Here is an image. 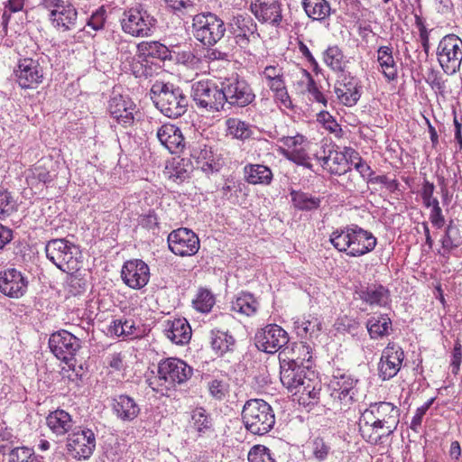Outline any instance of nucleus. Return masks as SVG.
<instances>
[{
	"label": "nucleus",
	"instance_id": "b1692460",
	"mask_svg": "<svg viewBox=\"0 0 462 462\" xmlns=\"http://www.w3.org/2000/svg\"><path fill=\"white\" fill-rule=\"evenodd\" d=\"M28 278L15 268L0 272V292L12 299L23 297L28 289Z\"/></svg>",
	"mask_w": 462,
	"mask_h": 462
},
{
	"label": "nucleus",
	"instance_id": "4be33fe9",
	"mask_svg": "<svg viewBox=\"0 0 462 462\" xmlns=\"http://www.w3.org/2000/svg\"><path fill=\"white\" fill-rule=\"evenodd\" d=\"M250 11L260 23L281 27L283 16L282 5L279 0H254Z\"/></svg>",
	"mask_w": 462,
	"mask_h": 462
},
{
	"label": "nucleus",
	"instance_id": "774afa93",
	"mask_svg": "<svg viewBox=\"0 0 462 462\" xmlns=\"http://www.w3.org/2000/svg\"><path fill=\"white\" fill-rule=\"evenodd\" d=\"M32 175L34 179L44 184H50L54 180V175L41 165L34 167Z\"/></svg>",
	"mask_w": 462,
	"mask_h": 462
},
{
	"label": "nucleus",
	"instance_id": "8fccbe9b",
	"mask_svg": "<svg viewBox=\"0 0 462 462\" xmlns=\"http://www.w3.org/2000/svg\"><path fill=\"white\" fill-rule=\"evenodd\" d=\"M281 153L284 158L294 162L295 164L303 166L309 170H312L313 165L310 163V157L303 148L292 150H286L282 148Z\"/></svg>",
	"mask_w": 462,
	"mask_h": 462
},
{
	"label": "nucleus",
	"instance_id": "37998d69",
	"mask_svg": "<svg viewBox=\"0 0 462 462\" xmlns=\"http://www.w3.org/2000/svg\"><path fill=\"white\" fill-rule=\"evenodd\" d=\"M301 5L309 18L313 21H324L331 12L328 0H301Z\"/></svg>",
	"mask_w": 462,
	"mask_h": 462
},
{
	"label": "nucleus",
	"instance_id": "f704fd0d",
	"mask_svg": "<svg viewBox=\"0 0 462 462\" xmlns=\"http://www.w3.org/2000/svg\"><path fill=\"white\" fill-rule=\"evenodd\" d=\"M392 319L387 314H382L372 316L367 319L365 322V328L371 339L376 340L383 338L390 335L392 330Z\"/></svg>",
	"mask_w": 462,
	"mask_h": 462
},
{
	"label": "nucleus",
	"instance_id": "0eeeda50",
	"mask_svg": "<svg viewBox=\"0 0 462 462\" xmlns=\"http://www.w3.org/2000/svg\"><path fill=\"white\" fill-rule=\"evenodd\" d=\"M122 30L133 37H149L157 24V19L142 5L124 11L120 20Z\"/></svg>",
	"mask_w": 462,
	"mask_h": 462
},
{
	"label": "nucleus",
	"instance_id": "9b49d317",
	"mask_svg": "<svg viewBox=\"0 0 462 462\" xmlns=\"http://www.w3.org/2000/svg\"><path fill=\"white\" fill-rule=\"evenodd\" d=\"M191 97L199 108L210 112H218L224 109L223 87H219L212 80H200L191 87Z\"/></svg>",
	"mask_w": 462,
	"mask_h": 462
},
{
	"label": "nucleus",
	"instance_id": "052dcab7",
	"mask_svg": "<svg viewBox=\"0 0 462 462\" xmlns=\"http://www.w3.org/2000/svg\"><path fill=\"white\" fill-rule=\"evenodd\" d=\"M294 352L297 351L299 356L297 362L302 366L304 362L310 363L312 359V346L307 342H300L294 345L292 349Z\"/></svg>",
	"mask_w": 462,
	"mask_h": 462
},
{
	"label": "nucleus",
	"instance_id": "2f4dec72",
	"mask_svg": "<svg viewBox=\"0 0 462 462\" xmlns=\"http://www.w3.org/2000/svg\"><path fill=\"white\" fill-rule=\"evenodd\" d=\"M137 57L143 60L156 59L161 61L172 60V51L159 41L142 42L137 44Z\"/></svg>",
	"mask_w": 462,
	"mask_h": 462
},
{
	"label": "nucleus",
	"instance_id": "c85d7f7f",
	"mask_svg": "<svg viewBox=\"0 0 462 462\" xmlns=\"http://www.w3.org/2000/svg\"><path fill=\"white\" fill-rule=\"evenodd\" d=\"M157 138L171 153H180L185 148V138L180 127L164 124L157 130Z\"/></svg>",
	"mask_w": 462,
	"mask_h": 462
},
{
	"label": "nucleus",
	"instance_id": "bb28decb",
	"mask_svg": "<svg viewBox=\"0 0 462 462\" xmlns=\"http://www.w3.org/2000/svg\"><path fill=\"white\" fill-rule=\"evenodd\" d=\"M305 376L304 367L299 365L295 359L286 361L280 358V379L289 392L297 394L299 387H300V381H303Z\"/></svg>",
	"mask_w": 462,
	"mask_h": 462
},
{
	"label": "nucleus",
	"instance_id": "4c0bfd02",
	"mask_svg": "<svg viewBox=\"0 0 462 462\" xmlns=\"http://www.w3.org/2000/svg\"><path fill=\"white\" fill-rule=\"evenodd\" d=\"M443 249L442 255L448 258L450 253L462 245V236L459 226L450 220L445 228L444 235L440 239Z\"/></svg>",
	"mask_w": 462,
	"mask_h": 462
},
{
	"label": "nucleus",
	"instance_id": "20e7f679",
	"mask_svg": "<svg viewBox=\"0 0 462 462\" xmlns=\"http://www.w3.org/2000/svg\"><path fill=\"white\" fill-rule=\"evenodd\" d=\"M358 382L349 374L337 372L328 384V399L323 405L334 412L348 410L357 401Z\"/></svg>",
	"mask_w": 462,
	"mask_h": 462
},
{
	"label": "nucleus",
	"instance_id": "9d476101",
	"mask_svg": "<svg viewBox=\"0 0 462 462\" xmlns=\"http://www.w3.org/2000/svg\"><path fill=\"white\" fill-rule=\"evenodd\" d=\"M39 6L49 12L54 28L67 32L76 27L78 11L70 0H40Z\"/></svg>",
	"mask_w": 462,
	"mask_h": 462
},
{
	"label": "nucleus",
	"instance_id": "4468645a",
	"mask_svg": "<svg viewBox=\"0 0 462 462\" xmlns=\"http://www.w3.org/2000/svg\"><path fill=\"white\" fill-rule=\"evenodd\" d=\"M49 347L51 353L60 360L75 370V356L81 348L79 338L65 329L53 332L49 338Z\"/></svg>",
	"mask_w": 462,
	"mask_h": 462
},
{
	"label": "nucleus",
	"instance_id": "c03bdc74",
	"mask_svg": "<svg viewBox=\"0 0 462 462\" xmlns=\"http://www.w3.org/2000/svg\"><path fill=\"white\" fill-rule=\"evenodd\" d=\"M189 423L199 437L213 431V420L203 407H197L192 410Z\"/></svg>",
	"mask_w": 462,
	"mask_h": 462
},
{
	"label": "nucleus",
	"instance_id": "ddd939ff",
	"mask_svg": "<svg viewBox=\"0 0 462 462\" xmlns=\"http://www.w3.org/2000/svg\"><path fill=\"white\" fill-rule=\"evenodd\" d=\"M437 59L448 75H453L460 69L462 62V41L455 34L444 36L437 48Z\"/></svg>",
	"mask_w": 462,
	"mask_h": 462
},
{
	"label": "nucleus",
	"instance_id": "7ed1b4c3",
	"mask_svg": "<svg viewBox=\"0 0 462 462\" xmlns=\"http://www.w3.org/2000/svg\"><path fill=\"white\" fill-rule=\"evenodd\" d=\"M150 97L155 107L169 118L183 116L189 104L188 95L180 86L161 80L152 85Z\"/></svg>",
	"mask_w": 462,
	"mask_h": 462
},
{
	"label": "nucleus",
	"instance_id": "3c124183",
	"mask_svg": "<svg viewBox=\"0 0 462 462\" xmlns=\"http://www.w3.org/2000/svg\"><path fill=\"white\" fill-rule=\"evenodd\" d=\"M191 171L192 166L189 162L181 159L173 164L170 171V178L172 179L173 181L180 183L190 177Z\"/></svg>",
	"mask_w": 462,
	"mask_h": 462
},
{
	"label": "nucleus",
	"instance_id": "5fc2aeb1",
	"mask_svg": "<svg viewBox=\"0 0 462 462\" xmlns=\"http://www.w3.org/2000/svg\"><path fill=\"white\" fill-rule=\"evenodd\" d=\"M8 462H41V460L32 448L19 447L12 450Z\"/></svg>",
	"mask_w": 462,
	"mask_h": 462
},
{
	"label": "nucleus",
	"instance_id": "09e8293b",
	"mask_svg": "<svg viewBox=\"0 0 462 462\" xmlns=\"http://www.w3.org/2000/svg\"><path fill=\"white\" fill-rule=\"evenodd\" d=\"M215 297L208 289H200L193 300V307L201 313H208L215 305Z\"/></svg>",
	"mask_w": 462,
	"mask_h": 462
},
{
	"label": "nucleus",
	"instance_id": "dca6fc26",
	"mask_svg": "<svg viewBox=\"0 0 462 462\" xmlns=\"http://www.w3.org/2000/svg\"><path fill=\"white\" fill-rule=\"evenodd\" d=\"M228 32L241 49L248 47L251 42L260 37L257 23L247 14H237L227 23Z\"/></svg>",
	"mask_w": 462,
	"mask_h": 462
},
{
	"label": "nucleus",
	"instance_id": "7c9ffc66",
	"mask_svg": "<svg viewBox=\"0 0 462 462\" xmlns=\"http://www.w3.org/2000/svg\"><path fill=\"white\" fill-rule=\"evenodd\" d=\"M378 70L387 81H394L398 78V65L393 57L392 45L380 46L377 51Z\"/></svg>",
	"mask_w": 462,
	"mask_h": 462
},
{
	"label": "nucleus",
	"instance_id": "58836bf2",
	"mask_svg": "<svg viewBox=\"0 0 462 462\" xmlns=\"http://www.w3.org/2000/svg\"><path fill=\"white\" fill-rule=\"evenodd\" d=\"M210 345L217 354L223 356L234 350L236 339L228 331L214 328L210 331Z\"/></svg>",
	"mask_w": 462,
	"mask_h": 462
},
{
	"label": "nucleus",
	"instance_id": "f8f14e48",
	"mask_svg": "<svg viewBox=\"0 0 462 462\" xmlns=\"http://www.w3.org/2000/svg\"><path fill=\"white\" fill-rule=\"evenodd\" d=\"M157 372L159 385L171 389L186 383L191 377L193 369L181 359L169 357L159 362Z\"/></svg>",
	"mask_w": 462,
	"mask_h": 462
},
{
	"label": "nucleus",
	"instance_id": "cd10ccee",
	"mask_svg": "<svg viewBox=\"0 0 462 462\" xmlns=\"http://www.w3.org/2000/svg\"><path fill=\"white\" fill-rule=\"evenodd\" d=\"M356 294L369 306L384 308L392 302L390 290L377 282L361 285L356 290Z\"/></svg>",
	"mask_w": 462,
	"mask_h": 462
},
{
	"label": "nucleus",
	"instance_id": "f257e3e1",
	"mask_svg": "<svg viewBox=\"0 0 462 462\" xmlns=\"http://www.w3.org/2000/svg\"><path fill=\"white\" fill-rule=\"evenodd\" d=\"M400 409L388 402H372L359 418L362 438L371 445H380L397 430Z\"/></svg>",
	"mask_w": 462,
	"mask_h": 462
},
{
	"label": "nucleus",
	"instance_id": "69168bd1",
	"mask_svg": "<svg viewBox=\"0 0 462 462\" xmlns=\"http://www.w3.org/2000/svg\"><path fill=\"white\" fill-rule=\"evenodd\" d=\"M368 183H380L385 186L390 192H395L399 189L400 183L396 179L390 180L387 175H378L368 179Z\"/></svg>",
	"mask_w": 462,
	"mask_h": 462
},
{
	"label": "nucleus",
	"instance_id": "ea45409f",
	"mask_svg": "<svg viewBox=\"0 0 462 462\" xmlns=\"http://www.w3.org/2000/svg\"><path fill=\"white\" fill-rule=\"evenodd\" d=\"M294 328L297 335L301 338L317 337L321 330V322L319 318L308 315L294 320Z\"/></svg>",
	"mask_w": 462,
	"mask_h": 462
},
{
	"label": "nucleus",
	"instance_id": "de8ad7c7",
	"mask_svg": "<svg viewBox=\"0 0 462 462\" xmlns=\"http://www.w3.org/2000/svg\"><path fill=\"white\" fill-rule=\"evenodd\" d=\"M313 457L319 462H324L331 453L330 443L324 438L318 436L310 442Z\"/></svg>",
	"mask_w": 462,
	"mask_h": 462
},
{
	"label": "nucleus",
	"instance_id": "39448f33",
	"mask_svg": "<svg viewBox=\"0 0 462 462\" xmlns=\"http://www.w3.org/2000/svg\"><path fill=\"white\" fill-rule=\"evenodd\" d=\"M243 424L254 435L263 436L275 425V414L272 406L263 399L245 402L241 412Z\"/></svg>",
	"mask_w": 462,
	"mask_h": 462
},
{
	"label": "nucleus",
	"instance_id": "c756f323",
	"mask_svg": "<svg viewBox=\"0 0 462 462\" xmlns=\"http://www.w3.org/2000/svg\"><path fill=\"white\" fill-rule=\"evenodd\" d=\"M112 408L116 418L125 422L135 420L141 409L135 400L127 394H119L112 399Z\"/></svg>",
	"mask_w": 462,
	"mask_h": 462
},
{
	"label": "nucleus",
	"instance_id": "aec40b11",
	"mask_svg": "<svg viewBox=\"0 0 462 462\" xmlns=\"http://www.w3.org/2000/svg\"><path fill=\"white\" fill-rule=\"evenodd\" d=\"M14 76L22 88H36L43 80V69L37 60L23 58L18 60Z\"/></svg>",
	"mask_w": 462,
	"mask_h": 462
},
{
	"label": "nucleus",
	"instance_id": "79ce46f5",
	"mask_svg": "<svg viewBox=\"0 0 462 462\" xmlns=\"http://www.w3.org/2000/svg\"><path fill=\"white\" fill-rule=\"evenodd\" d=\"M290 196L293 207L300 211H313L319 208L321 199L302 190L291 189Z\"/></svg>",
	"mask_w": 462,
	"mask_h": 462
},
{
	"label": "nucleus",
	"instance_id": "bf43d9fd",
	"mask_svg": "<svg viewBox=\"0 0 462 462\" xmlns=\"http://www.w3.org/2000/svg\"><path fill=\"white\" fill-rule=\"evenodd\" d=\"M227 384L218 379L208 382V388L210 395L217 400H223L227 393Z\"/></svg>",
	"mask_w": 462,
	"mask_h": 462
},
{
	"label": "nucleus",
	"instance_id": "a211bd4d",
	"mask_svg": "<svg viewBox=\"0 0 462 462\" xmlns=\"http://www.w3.org/2000/svg\"><path fill=\"white\" fill-rule=\"evenodd\" d=\"M289 342L288 333L277 324H268L254 335V345L258 350L274 354Z\"/></svg>",
	"mask_w": 462,
	"mask_h": 462
},
{
	"label": "nucleus",
	"instance_id": "423d86ee",
	"mask_svg": "<svg viewBox=\"0 0 462 462\" xmlns=\"http://www.w3.org/2000/svg\"><path fill=\"white\" fill-rule=\"evenodd\" d=\"M193 34L197 41L204 46L216 45L225 35V22L211 12L200 13L193 16Z\"/></svg>",
	"mask_w": 462,
	"mask_h": 462
},
{
	"label": "nucleus",
	"instance_id": "c9c22d12",
	"mask_svg": "<svg viewBox=\"0 0 462 462\" xmlns=\"http://www.w3.org/2000/svg\"><path fill=\"white\" fill-rule=\"evenodd\" d=\"M243 171L245 181L253 185H269L273 178L272 170L263 164H246Z\"/></svg>",
	"mask_w": 462,
	"mask_h": 462
},
{
	"label": "nucleus",
	"instance_id": "5701e85b",
	"mask_svg": "<svg viewBox=\"0 0 462 462\" xmlns=\"http://www.w3.org/2000/svg\"><path fill=\"white\" fill-rule=\"evenodd\" d=\"M108 112L119 125L128 127L134 122L137 107L129 97L114 94L108 101Z\"/></svg>",
	"mask_w": 462,
	"mask_h": 462
},
{
	"label": "nucleus",
	"instance_id": "412c9836",
	"mask_svg": "<svg viewBox=\"0 0 462 462\" xmlns=\"http://www.w3.org/2000/svg\"><path fill=\"white\" fill-rule=\"evenodd\" d=\"M334 92L342 105L353 106L361 97V81L350 72L340 73L335 82Z\"/></svg>",
	"mask_w": 462,
	"mask_h": 462
},
{
	"label": "nucleus",
	"instance_id": "a18cd8bd",
	"mask_svg": "<svg viewBox=\"0 0 462 462\" xmlns=\"http://www.w3.org/2000/svg\"><path fill=\"white\" fill-rule=\"evenodd\" d=\"M323 60L333 71L344 73L346 61L342 50L337 45L328 46L323 52Z\"/></svg>",
	"mask_w": 462,
	"mask_h": 462
},
{
	"label": "nucleus",
	"instance_id": "473e14b6",
	"mask_svg": "<svg viewBox=\"0 0 462 462\" xmlns=\"http://www.w3.org/2000/svg\"><path fill=\"white\" fill-rule=\"evenodd\" d=\"M46 424L56 436H64L69 430L72 431L73 420L71 415L62 410L57 409L51 411L46 417Z\"/></svg>",
	"mask_w": 462,
	"mask_h": 462
},
{
	"label": "nucleus",
	"instance_id": "13d9d810",
	"mask_svg": "<svg viewBox=\"0 0 462 462\" xmlns=\"http://www.w3.org/2000/svg\"><path fill=\"white\" fill-rule=\"evenodd\" d=\"M304 73L308 79L307 83V91L310 95H311L313 100L318 103L322 104L324 106H328V99L324 96V94L319 90L315 79L312 78L310 73L307 70H304Z\"/></svg>",
	"mask_w": 462,
	"mask_h": 462
},
{
	"label": "nucleus",
	"instance_id": "a19ab883",
	"mask_svg": "<svg viewBox=\"0 0 462 462\" xmlns=\"http://www.w3.org/2000/svg\"><path fill=\"white\" fill-rule=\"evenodd\" d=\"M225 124L226 135H230L234 139L245 142L254 134L253 125L240 118L229 117Z\"/></svg>",
	"mask_w": 462,
	"mask_h": 462
},
{
	"label": "nucleus",
	"instance_id": "603ef678",
	"mask_svg": "<svg viewBox=\"0 0 462 462\" xmlns=\"http://www.w3.org/2000/svg\"><path fill=\"white\" fill-rule=\"evenodd\" d=\"M248 462H276L270 448L263 445H254L248 452Z\"/></svg>",
	"mask_w": 462,
	"mask_h": 462
},
{
	"label": "nucleus",
	"instance_id": "6e6d98bb",
	"mask_svg": "<svg viewBox=\"0 0 462 462\" xmlns=\"http://www.w3.org/2000/svg\"><path fill=\"white\" fill-rule=\"evenodd\" d=\"M321 383L316 381V385H311V390H299L300 401L303 404H318L320 399Z\"/></svg>",
	"mask_w": 462,
	"mask_h": 462
},
{
	"label": "nucleus",
	"instance_id": "393cba45",
	"mask_svg": "<svg viewBox=\"0 0 462 462\" xmlns=\"http://www.w3.org/2000/svg\"><path fill=\"white\" fill-rule=\"evenodd\" d=\"M121 278L129 288L140 290L150 280V268L141 259L128 260L122 266Z\"/></svg>",
	"mask_w": 462,
	"mask_h": 462
},
{
	"label": "nucleus",
	"instance_id": "e433bc0d",
	"mask_svg": "<svg viewBox=\"0 0 462 462\" xmlns=\"http://www.w3.org/2000/svg\"><path fill=\"white\" fill-rule=\"evenodd\" d=\"M259 308L256 298L248 291H241L235 300L231 301V310L246 317L253 316Z\"/></svg>",
	"mask_w": 462,
	"mask_h": 462
},
{
	"label": "nucleus",
	"instance_id": "f03ea898",
	"mask_svg": "<svg viewBox=\"0 0 462 462\" xmlns=\"http://www.w3.org/2000/svg\"><path fill=\"white\" fill-rule=\"evenodd\" d=\"M329 242L338 252L359 257L375 248L377 238L370 231L351 224L335 229L329 236Z\"/></svg>",
	"mask_w": 462,
	"mask_h": 462
},
{
	"label": "nucleus",
	"instance_id": "864d4df0",
	"mask_svg": "<svg viewBox=\"0 0 462 462\" xmlns=\"http://www.w3.org/2000/svg\"><path fill=\"white\" fill-rule=\"evenodd\" d=\"M16 211V202L6 189L0 190V219L11 216Z\"/></svg>",
	"mask_w": 462,
	"mask_h": 462
},
{
	"label": "nucleus",
	"instance_id": "2eb2a0df",
	"mask_svg": "<svg viewBox=\"0 0 462 462\" xmlns=\"http://www.w3.org/2000/svg\"><path fill=\"white\" fill-rule=\"evenodd\" d=\"M66 446L74 458L88 459L96 448V435L88 428L75 427L67 438Z\"/></svg>",
	"mask_w": 462,
	"mask_h": 462
},
{
	"label": "nucleus",
	"instance_id": "49530a36",
	"mask_svg": "<svg viewBox=\"0 0 462 462\" xmlns=\"http://www.w3.org/2000/svg\"><path fill=\"white\" fill-rule=\"evenodd\" d=\"M245 188V185L242 180L230 177L225 180V182L219 191L223 199L236 205L239 202V194Z\"/></svg>",
	"mask_w": 462,
	"mask_h": 462
},
{
	"label": "nucleus",
	"instance_id": "4d7b16f0",
	"mask_svg": "<svg viewBox=\"0 0 462 462\" xmlns=\"http://www.w3.org/2000/svg\"><path fill=\"white\" fill-rule=\"evenodd\" d=\"M426 82L430 86V88L433 90H435L439 95L443 96L446 93L447 79H443L439 70L430 69L428 72Z\"/></svg>",
	"mask_w": 462,
	"mask_h": 462
},
{
	"label": "nucleus",
	"instance_id": "680f3d73",
	"mask_svg": "<svg viewBox=\"0 0 462 462\" xmlns=\"http://www.w3.org/2000/svg\"><path fill=\"white\" fill-rule=\"evenodd\" d=\"M434 401H435V398H430L423 405L417 408L416 412L411 421L410 427L412 430L417 431L418 428L421 425L423 416L425 415L427 411L430 408V406L433 404Z\"/></svg>",
	"mask_w": 462,
	"mask_h": 462
},
{
	"label": "nucleus",
	"instance_id": "72a5a7b5",
	"mask_svg": "<svg viewBox=\"0 0 462 462\" xmlns=\"http://www.w3.org/2000/svg\"><path fill=\"white\" fill-rule=\"evenodd\" d=\"M164 335L176 345L188 344L191 338V328L188 321L183 319H177L168 321Z\"/></svg>",
	"mask_w": 462,
	"mask_h": 462
},
{
	"label": "nucleus",
	"instance_id": "6ab92c4d",
	"mask_svg": "<svg viewBox=\"0 0 462 462\" xmlns=\"http://www.w3.org/2000/svg\"><path fill=\"white\" fill-rule=\"evenodd\" d=\"M405 355L403 349L394 342H389L383 349L378 363V374L383 381L393 378L401 370Z\"/></svg>",
	"mask_w": 462,
	"mask_h": 462
},
{
	"label": "nucleus",
	"instance_id": "e2e57ef3",
	"mask_svg": "<svg viewBox=\"0 0 462 462\" xmlns=\"http://www.w3.org/2000/svg\"><path fill=\"white\" fill-rule=\"evenodd\" d=\"M106 22V10L99 7L92 15L88 19L87 25L90 26L94 31L103 29Z\"/></svg>",
	"mask_w": 462,
	"mask_h": 462
},
{
	"label": "nucleus",
	"instance_id": "6e6552de",
	"mask_svg": "<svg viewBox=\"0 0 462 462\" xmlns=\"http://www.w3.org/2000/svg\"><path fill=\"white\" fill-rule=\"evenodd\" d=\"M47 258L64 273L77 270L79 247L65 238L50 240L45 245Z\"/></svg>",
	"mask_w": 462,
	"mask_h": 462
},
{
	"label": "nucleus",
	"instance_id": "0e129e2a",
	"mask_svg": "<svg viewBox=\"0 0 462 462\" xmlns=\"http://www.w3.org/2000/svg\"><path fill=\"white\" fill-rule=\"evenodd\" d=\"M139 225L148 230L159 229V217L154 210H149L148 213L140 216Z\"/></svg>",
	"mask_w": 462,
	"mask_h": 462
},
{
	"label": "nucleus",
	"instance_id": "f3484780",
	"mask_svg": "<svg viewBox=\"0 0 462 462\" xmlns=\"http://www.w3.org/2000/svg\"><path fill=\"white\" fill-rule=\"evenodd\" d=\"M169 250L181 257L193 256L200 248L198 235L187 227H180L171 231L167 237Z\"/></svg>",
	"mask_w": 462,
	"mask_h": 462
},
{
	"label": "nucleus",
	"instance_id": "338daca9",
	"mask_svg": "<svg viewBox=\"0 0 462 462\" xmlns=\"http://www.w3.org/2000/svg\"><path fill=\"white\" fill-rule=\"evenodd\" d=\"M318 121L330 133H335L339 128V125L336 119L325 110L320 111L317 116Z\"/></svg>",
	"mask_w": 462,
	"mask_h": 462
},
{
	"label": "nucleus",
	"instance_id": "1a4fd4ad",
	"mask_svg": "<svg viewBox=\"0 0 462 462\" xmlns=\"http://www.w3.org/2000/svg\"><path fill=\"white\" fill-rule=\"evenodd\" d=\"M224 104L230 107L244 108L255 100V94L249 82L239 75H232L222 81Z\"/></svg>",
	"mask_w": 462,
	"mask_h": 462
},
{
	"label": "nucleus",
	"instance_id": "a878e982",
	"mask_svg": "<svg viewBox=\"0 0 462 462\" xmlns=\"http://www.w3.org/2000/svg\"><path fill=\"white\" fill-rule=\"evenodd\" d=\"M344 150V152H338L332 147L327 152L324 149V155L317 156V159L321 162L323 169L327 170L330 174L343 175L350 171L346 155H350V157L352 155L358 156V153L350 147H345Z\"/></svg>",
	"mask_w": 462,
	"mask_h": 462
}]
</instances>
